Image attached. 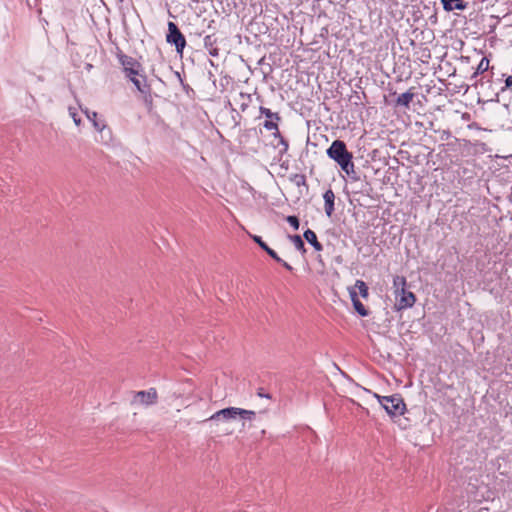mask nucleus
<instances>
[{"label": "nucleus", "instance_id": "f257e3e1", "mask_svg": "<svg viewBox=\"0 0 512 512\" xmlns=\"http://www.w3.org/2000/svg\"><path fill=\"white\" fill-rule=\"evenodd\" d=\"M326 153L347 175L354 173L353 155L348 151L345 142L342 140L333 141Z\"/></svg>", "mask_w": 512, "mask_h": 512}, {"label": "nucleus", "instance_id": "f03ea898", "mask_svg": "<svg viewBox=\"0 0 512 512\" xmlns=\"http://www.w3.org/2000/svg\"><path fill=\"white\" fill-rule=\"evenodd\" d=\"M381 406L391 417H397L404 414L406 410V404L399 394L391 396H380L375 394Z\"/></svg>", "mask_w": 512, "mask_h": 512}, {"label": "nucleus", "instance_id": "7ed1b4c3", "mask_svg": "<svg viewBox=\"0 0 512 512\" xmlns=\"http://www.w3.org/2000/svg\"><path fill=\"white\" fill-rule=\"evenodd\" d=\"M166 40L168 43L175 46L178 53H183L186 46V39L174 22H168V34L166 36Z\"/></svg>", "mask_w": 512, "mask_h": 512}, {"label": "nucleus", "instance_id": "20e7f679", "mask_svg": "<svg viewBox=\"0 0 512 512\" xmlns=\"http://www.w3.org/2000/svg\"><path fill=\"white\" fill-rule=\"evenodd\" d=\"M158 393L155 388H150L147 391H138L134 392L133 399L131 401L132 405H143L150 406L157 403Z\"/></svg>", "mask_w": 512, "mask_h": 512}, {"label": "nucleus", "instance_id": "39448f33", "mask_svg": "<svg viewBox=\"0 0 512 512\" xmlns=\"http://www.w3.org/2000/svg\"><path fill=\"white\" fill-rule=\"evenodd\" d=\"M130 80L137 90L144 95L145 102L152 104L151 87L147 83L146 76L139 74V76L131 77Z\"/></svg>", "mask_w": 512, "mask_h": 512}, {"label": "nucleus", "instance_id": "423d86ee", "mask_svg": "<svg viewBox=\"0 0 512 512\" xmlns=\"http://www.w3.org/2000/svg\"><path fill=\"white\" fill-rule=\"evenodd\" d=\"M120 62L124 68L126 76L129 79L134 76H139V74H140L139 68L141 65L137 60H135L134 58H132L130 56L122 55L120 57Z\"/></svg>", "mask_w": 512, "mask_h": 512}, {"label": "nucleus", "instance_id": "0eeeda50", "mask_svg": "<svg viewBox=\"0 0 512 512\" xmlns=\"http://www.w3.org/2000/svg\"><path fill=\"white\" fill-rule=\"evenodd\" d=\"M253 241L257 243L261 249H263L272 259H274L276 262L280 263L286 270L292 271L293 267L288 264L286 261H284L282 258L278 256V254L271 249L260 236L253 235L251 236Z\"/></svg>", "mask_w": 512, "mask_h": 512}, {"label": "nucleus", "instance_id": "6e6552de", "mask_svg": "<svg viewBox=\"0 0 512 512\" xmlns=\"http://www.w3.org/2000/svg\"><path fill=\"white\" fill-rule=\"evenodd\" d=\"M396 300L398 310H403L412 307L416 301V297L414 293L402 289V291L396 294Z\"/></svg>", "mask_w": 512, "mask_h": 512}, {"label": "nucleus", "instance_id": "1a4fd4ad", "mask_svg": "<svg viewBox=\"0 0 512 512\" xmlns=\"http://www.w3.org/2000/svg\"><path fill=\"white\" fill-rule=\"evenodd\" d=\"M238 417L237 407H228L215 412L212 416L205 420V422H218L220 420H233Z\"/></svg>", "mask_w": 512, "mask_h": 512}, {"label": "nucleus", "instance_id": "9d476101", "mask_svg": "<svg viewBox=\"0 0 512 512\" xmlns=\"http://www.w3.org/2000/svg\"><path fill=\"white\" fill-rule=\"evenodd\" d=\"M349 294H350V298H351V301L353 303V306H354V309L356 310V312L360 316H363V317L367 316L369 312L366 309V307L362 304V302L358 299L357 291H355L354 288H349Z\"/></svg>", "mask_w": 512, "mask_h": 512}, {"label": "nucleus", "instance_id": "9b49d317", "mask_svg": "<svg viewBox=\"0 0 512 512\" xmlns=\"http://www.w3.org/2000/svg\"><path fill=\"white\" fill-rule=\"evenodd\" d=\"M323 199H324L325 213L328 217H331L335 210V208H334L335 194L332 191V189H328L324 192Z\"/></svg>", "mask_w": 512, "mask_h": 512}, {"label": "nucleus", "instance_id": "f8f14e48", "mask_svg": "<svg viewBox=\"0 0 512 512\" xmlns=\"http://www.w3.org/2000/svg\"><path fill=\"white\" fill-rule=\"evenodd\" d=\"M443 9L447 12L454 10H465L467 8V2L464 0H441Z\"/></svg>", "mask_w": 512, "mask_h": 512}, {"label": "nucleus", "instance_id": "ddd939ff", "mask_svg": "<svg viewBox=\"0 0 512 512\" xmlns=\"http://www.w3.org/2000/svg\"><path fill=\"white\" fill-rule=\"evenodd\" d=\"M217 43V38L214 34L207 35L204 38V46L208 50L211 56L217 57L219 55V49L215 46Z\"/></svg>", "mask_w": 512, "mask_h": 512}, {"label": "nucleus", "instance_id": "4468645a", "mask_svg": "<svg viewBox=\"0 0 512 512\" xmlns=\"http://www.w3.org/2000/svg\"><path fill=\"white\" fill-rule=\"evenodd\" d=\"M235 103L239 106V109L242 112H245L252 102V97L250 94L240 92L235 98Z\"/></svg>", "mask_w": 512, "mask_h": 512}, {"label": "nucleus", "instance_id": "2eb2a0df", "mask_svg": "<svg viewBox=\"0 0 512 512\" xmlns=\"http://www.w3.org/2000/svg\"><path fill=\"white\" fill-rule=\"evenodd\" d=\"M413 88H410L407 92L402 93L396 100V106H402L405 108H409L411 101L413 100L415 93L412 91Z\"/></svg>", "mask_w": 512, "mask_h": 512}, {"label": "nucleus", "instance_id": "dca6fc26", "mask_svg": "<svg viewBox=\"0 0 512 512\" xmlns=\"http://www.w3.org/2000/svg\"><path fill=\"white\" fill-rule=\"evenodd\" d=\"M303 236H304L305 240H306L309 244H311V245L314 247V249H315L316 251H322V250H323V246H322V244L318 241L317 236H316V234H315V232H314V231H312L311 229H307V230L304 232Z\"/></svg>", "mask_w": 512, "mask_h": 512}, {"label": "nucleus", "instance_id": "f3484780", "mask_svg": "<svg viewBox=\"0 0 512 512\" xmlns=\"http://www.w3.org/2000/svg\"><path fill=\"white\" fill-rule=\"evenodd\" d=\"M87 118L92 121L94 128L101 132L105 128V124L103 122L97 121L98 114L96 112H89L88 109L83 111Z\"/></svg>", "mask_w": 512, "mask_h": 512}, {"label": "nucleus", "instance_id": "a211bd4d", "mask_svg": "<svg viewBox=\"0 0 512 512\" xmlns=\"http://www.w3.org/2000/svg\"><path fill=\"white\" fill-rule=\"evenodd\" d=\"M489 64H490L489 59L487 57H483L480 60L478 66L476 68V71L472 75V78H476L478 75L483 74L484 72H486L489 69Z\"/></svg>", "mask_w": 512, "mask_h": 512}, {"label": "nucleus", "instance_id": "6ab92c4d", "mask_svg": "<svg viewBox=\"0 0 512 512\" xmlns=\"http://www.w3.org/2000/svg\"><path fill=\"white\" fill-rule=\"evenodd\" d=\"M259 111H260L261 115H264L266 118H268V120H273V119L276 121L281 120V117L278 113L272 112L270 109H268L266 107L261 106L259 108Z\"/></svg>", "mask_w": 512, "mask_h": 512}, {"label": "nucleus", "instance_id": "aec40b11", "mask_svg": "<svg viewBox=\"0 0 512 512\" xmlns=\"http://www.w3.org/2000/svg\"><path fill=\"white\" fill-rule=\"evenodd\" d=\"M289 239L292 241L297 250L301 251L303 254L306 253L304 242L299 235L289 236Z\"/></svg>", "mask_w": 512, "mask_h": 512}, {"label": "nucleus", "instance_id": "412c9836", "mask_svg": "<svg viewBox=\"0 0 512 512\" xmlns=\"http://www.w3.org/2000/svg\"><path fill=\"white\" fill-rule=\"evenodd\" d=\"M406 278L403 276H395L393 279V285L396 289V294H398L402 289H405L406 287Z\"/></svg>", "mask_w": 512, "mask_h": 512}, {"label": "nucleus", "instance_id": "4be33fe9", "mask_svg": "<svg viewBox=\"0 0 512 512\" xmlns=\"http://www.w3.org/2000/svg\"><path fill=\"white\" fill-rule=\"evenodd\" d=\"M355 290H358V293L363 297H368V286L366 283L362 280H357L355 283V286L353 287Z\"/></svg>", "mask_w": 512, "mask_h": 512}, {"label": "nucleus", "instance_id": "5701e85b", "mask_svg": "<svg viewBox=\"0 0 512 512\" xmlns=\"http://www.w3.org/2000/svg\"><path fill=\"white\" fill-rule=\"evenodd\" d=\"M237 415L245 420H253L255 418L256 413L252 410L237 408Z\"/></svg>", "mask_w": 512, "mask_h": 512}, {"label": "nucleus", "instance_id": "b1692460", "mask_svg": "<svg viewBox=\"0 0 512 512\" xmlns=\"http://www.w3.org/2000/svg\"><path fill=\"white\" fill-rule=\"evenodd\" d=\"M277 147H281L279 152L281 155L285 154L289 149V143L284 137H280Z\"/></svg>", "mask_w": 512, "mask_h": 512}, {"label": "nucleus", "instance_id": "393cba45", "mask_svg": "<svg viewBox=\"0 0 512 512\" xmlns=\"http://www.w3.org/2000/svg\"><path fill=\"white\" fill-rule=\"evenodd\" d=\"M278 122L279 121H276V120H266L264 123H263V126L265 129L267 130H273V131H277V128H278Z\"/></svg>", "mask_w": 512, "mask_h": 512}, {"label": "nucleus", "instance_id": "a878e982", "mask_svg": "<svg viewBox=\"0 0 512 512\" xmlns=\"http://www.w3.org/2000/svg\"><path fill=\"white\" fill-rule=\"evenodd\" d=\"M286 221L295 229V230H298L299 229V225H300V222H299V219L297 216H294V215H290L286 218Z\"/></svg>", "mask_w": 512, "mask_h": 512}, {"label": "nucleus", "instance_id": "bb28decb", "mask_svg": "<svg viewBox=\"0 0 512 512\" xmlns=\"http://www.w3.org/2000/svg\"><path fill=\"white\" fill-rule=\"evenodd\" d=\"M292 180L294 181V183L297 186H301V185H305L306 184V177L303 174H295L293 176Z\"/></svg>", "mask_w": 512, "mask_h": 512}, {"label": "nucleus", "instance_id": "cd10ccee", "mask_svg": "<svg viewBox=\"0 0 512 512\" xmlns=\"http://www.w3.org/2000/svg\"><path fill=\"white\" fill-rule=\"evenodd\" d=\"M69 113H70L71 117L73 118L74 123L77 126H79L80 123H81V119L78 116V114L76 113L75 109L74 108H69Z\"/></svg>", "mask_w": 512, "mask_h": 512}, {"label": "nucleus", "instance_id": "c85d7f7f", "mask_svg": "<svg viewBox=\"0 0 512 512\" xmlns=\"http://www.w3.org/2000/svg\"><path fill=\"white\" fill-rule=\"evenodd\" d=\"M507 89L512 88V74L505 79V87Z\"/></svg>", "mask_w": 512, "mask_h": 512}, {"label": "nucleus", "instance_id": "c756f323", "mask_svg": "<svg viewBox=\"0 0 512 512\" xmlns=\"http://www.w3.org/2000/svg\"><path fill=\"white\" fill-rule=\"evenodd\" d=\"M241 115L236 112V116H233L234 125L238 126L240 124Z\"/></svg>", "mask_w": 512, "mask_h": 512}, {"label": "nucleus", "instance_id": "7c9ffc66", "mask_svg": "<svg viewBox=\"0 0 512 512\" xmlns=\"http://www.w3.org/2000/svg\"><path fill=\"white\" fill-rule=\"evenodd\" d=\"M273 136H274L275 138H277L278 140L280 139V137H283V136L281 135L280 131H279V128H277V131H274V132H273Z\"/></svg>", "mask_w": 512, "mask_h": 512}, {"label": "nucleus", "instance_id": "2f4dec72", "mask_svg": "<svg viewBox=\"0 0 512 512\" xmlns=\"http://www.w3.org/2000/svg\"><path fill=\"white\" fill-rule=\"evenodd\" d=\"M258 395H259L260 397H266V398H269V397H270L268 394H265V393L263 392V389H262V388H261V389H259V391H258Z\"/></svg>", "mask_w": 512, "mask_h": 512}, {"label": "nucleus", "instance_id": "473e14b6", "mask_svg": "<svg viewBox=\"0 0 512 512\" xmlns=\"http://www.w3.org/2000/svg\"><path fill=\"white\" fill-rule=\"evenodd\" d=\"M228 105H229V107L231 108V111H232V112H236V109H235V108H233V106H232V104H231L230 102L228 103Z\"/></svg>", "mask_w": 512, "mask_h": 512}, {"label": "nucleus", "instance_id": "72a5a7b5", "mask_svg": "<svg viewBox=\"0 0 512 512\" xmlns=\"http://www.w3.org/2000/svg\"><path fill=\"white\" fill-rule=\"evenodd\" d=\"M124 0H119V2H123Z\"/></svg>", "mask_w": 512, "mask_h": 512}]
</instances>
